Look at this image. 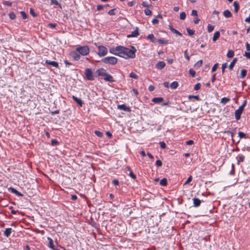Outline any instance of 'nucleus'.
Segmentation results:
<instances>
[{"label": "nucleus", "mask_w": 250, "mask_h": 250, "mask_svg": "<svg viewBox=\"0 0 250 250\" xmlns=\"http://www.w3.org/2000/svg\"><path fill=\"white\" fill-rule=\"evenodd\" d=\"M119 57L127 59H134L135 57L136 49L135 47L131 46V49L121 46Z\"/></svg>", "instance_id": "f257e3e1"}, {"label": "nucleus", "mask_w": 250, "mask_h": 250, "mask_svg": "<svg viewBox=\"0 0 250 250\" xmlns=\"http://www.w3.org/2000/svg\"><path fill=\"white\" fill-rule=\"evenodd\" d=\"M76 50L80 55L83 56H86L89 53V48L87 45L79 46L76 48Z\"/></svg>", "instance_id": "f03ea898"}, {"label": "nucleus", "mask_w": 250, "mask_h": 250, "mask_svg": "<svg viewBox=\"0 0 250 250\" xmlns=\"http://www.w3.org/2000/svg\"><path fill=\"white\" fill-rule=\"evenodd\" d=\"M102 62L105 64L114 65L117 62V59L114 57H107L102 59Z\"/></svg>", "instance_id": "7ed1b4c3"}, {"label": "nucleus", "mask_w": 250, "mask_h": 250, "mask_svg": "<svg viewBox=\"0 0 250 250\" xmlns=\"http://www.w3.org/2000/svg\"><path fill=\"white\" fill-rule=\"evenodd\" d=\"M95 44L98 48V54L100 57L104 56L107 54V49L105 46L103 45L98 46L97 43H95Z\"/></svg>", "instance_id": "20e7f679"}, {"label": "nucleus", "mask_w": 250, "mask_h": 250, "mask_svg": "<svg viewBox=\"0 0 250 250\" xmlns=\"http://www.w3.org/2000/svg\"><path fill=\"white\" fill-rule=\"evenodd\" d=\"M85 75L86 79L88 80L92 81L94 80V77L93 76L92 72L90 68H86L85 70Z\"/></svg>", "instance_id": "39448f33"}, {"label": "nucleus", "mask_w": 250, "mask_h": 250, "mask_svg": "<svg viewBox=\"0 0 250 250\" xmlns=\"http://www.w3.org/2000/svg\"><path fill=\"white\" fill-rule=\"evenodd\" d=\"M121 45L117 46L116 47H111L109 49V52L115 55L119 56Z\"/></svg>", "instance_id": "423d86ee"}, {"label": "nucleus", "mask_w": 250, "mask_h": 250, "mask_svg": "<svg viewBox=\"0 0 250 250\" xmlns=\"http://www.w3.org/2000/svg\"><path fill=\"white\" fill-rule=\"evenodd\" d=\"M243 109H242V106H239L238 109H237L235 111V117L236 120H239L240 119L241 115L243 112Z\"/></svg>", "instance_id": "0eeeda50"}, {"label": "nucleus", "mask_w": 250, "mask_h": 250, "mask_svg": "<svg viewBox=\"0 0 250 250\" xmlns=\"http://www.w3.org/2000/svg\"><path fill=\"white\" fill-rule=\"evenodd\" d=\"M80 54L76 51H73L70 52L71 56L75 60L78 61L80 59Z\"/></svg>", "instance_id": "6e6552de"}, {"label": "nucleus", "mask_w": 250, "mask_h": 250, "mask_svg": "<svg viewBox=\"0 0 250 250\" xmlns=\"http://www.w3.org/2000/svg\"><path fill=\"white\" fill-rule=\"evenodd\" d=\"M166 66V63L164 61H159L155 65V67L159 70H161Z\"/></svg>", "instance_id": "1a4fd4ad"}, {"label": "nucleus", "mask_w": 250, "mask_h": 250, "mask_svg": "<svg viewBox=\"0 0 250 250\" xmlns=\"http://www.w3.org/2000/svg\"><path fill=\"white\" fill-rule=\"evenodd\" d=\"M96 73L97 74L98 76L104 77L107 73L106 70L104 68H100L96 70Z\"/></svg>", "instance_id": "9d476101"}, {"label": "nucleus", "mask_w": 250, "mask_h": 250, "mask_svg": "<svg viewBox=\"0 0 250 250\" xmlns=\"http://www.w3.org/2000/svg\"><path fill=\"white\" fill-rule=\"evenodd\" d=\"M117 108L118 109L122 110L125 111H130V108L128 106H127L125 104L118 105Z\"/></svg>", "instance_id": "9b49d317"}, {"label": "nucleus", "mask_w": 250, "mask_h": 250, "mask_svg": "<svg viewBox=\"0 0 250 250\" xmlns=\"http://www.w3.org/2000/svg\"><path fill=\"white\" fill-rule=\"evenodd\" d=\"M138 28L136 27L135 30L133 31H132L130 34L127 35V37L128 38H131V37H136L138 36L139 32H138Z\"/></svg>", "instance_id": "f8f14e48"}, {"label": "nucleus", "mask_w": 250, "mask_h": 250, "mask_svg": "<svg viewBox=\"0 0 250 250\" xmlns=\"http://www.w3.org/2000/svg\"><path fill=\"white\" fill-rule=\"evenodd\" d=\"M8 190L11 191L12 193L15 194L16 195L20 197L23 196V194L21 193L20 192L18 191L15 188L10 187L8 188Z\"/></svg>", "instance_id": "ddd939ff"}, {"label": "nucleus", "mask_w": 250, "mask_h": 250, "mask_svg": "<svg viewBox=\"0 0 250 250\" xmlns=\"http://www.w3.org/2000/svg\"><path fill=\"white\" fill-rule=\"evenodd\" d=\"M72 99L73 100L76 102L77 103V104L81 107H82L83 106V102L82 101V100L80 99V98H78L77 97H76V96L73 95L72 96Z\"/></svg>", "instance_id": "4468645a"}, {"label": "nucleus", "mask_w": 250, "mask_h": 250, "mask_svg": "<svg viewBox=\"0 0 250 250\" xmlns=\"http://www.w3.org/2000/svg\"><path fill=\"white\" fill-rule=\"evenodd\" d=\"M45 63L47 64L51 65L56 68L59 67L58 63L55 61H51L47 60L45 61Z\"/></svg>", "instance_id": "2eb2a0df"}, {"label": "nucleus", "mask_w": 250, "mask_h": 250, "mask_svg": "<svg viewBox=\"0 0 250 250\" xmlns=\"http://www.w3.org/2000/svg\"><path fill=\"white\" fill-rule=\"evenodd\" d=\"M104 80L106 82H113L114 81L113 77L108 73H106V75L104 76Z\"/></svg>", "instance_id": "dca6fc26"}, {"label": "nucleus", "mask_w": 250, "mask_h": 250, "mask_svg": "<svg viewBox=\"0 0 250 250\" xmlns=\"http://www.w3.org/2000/svg\"><path fill=\"white\" fill-rule=\"evenodd\" d=\"M193 206L195 207H198L200 206L201 201L197 198H194L193 199Z\"/></svg>", "instance_id": "f3484780"}, {"label": "nucleus", "mask_w": 250, "mask_h": 250, "mask_svg": "<svg viewBox=\"0 0 250 250\" xmlns=\"http://www.w3.org/2000/svg\"><path fill=\"white\" fill-rule=\"evenodd\" d=\"M164 101L162 97H155L152 99V101L156 104H160Z\"/></svg>", "instance_id": "a211bd4d"}, {"label": "nucleus", "mask_w": 250, "mask_h": 250, "mask_svg": "<svg viewBox=\"0 0 250 250\" xmlns=\"http://www.w3.org/2000/svg\"><path fill=\"white\" fill-rule=\"evenodd\" d=\"M47 240H48V247L52 249H54L55 246L53 243V239L52 238H51L50 237H47Z\"/></svg>", "instance_id": "6ab92c4d"}, {"label": "nucleus", "mask_w": 250, "mask_h": 250, "mask_svg": "<svg viewBox=\"0 0 250 250\" xmlns=\"http://www.w3.org/2000/svg\"><path fill=\"white\" fill-rule=\"evenodd\" d=\"M12 232V229L11 228H6L4 231V235L6 237H8Z\"/></svg>", "instance_id": "aec40b11"}, {"label": "nucleus", "mask_w": 250, "mask_h": 250, "mask_svg": "<svg viewBox=\"0 0 250 250\" xmlns=\"http://www.w3.org/2000/svg\"><path fill=\"white\" fill-rule=\"evenodd\" d=\"M223 15L226 18H229L232 16V14L229 10H226L223 12Z\"/></svg>", "instance_id": "412c9836"}, {"label": "nucleus", "mask_w": 250, "mask_h": 250, "mask_svg": "<svg viewBox=\"0 0 250 250\" xmlns=\"http://www.w3.org/2000/svg\"><path fill=\"white\" fill-rule=\"evenodd\" d=\"M220 35V33L219 31L215 32L213 35V37L212 38L213 42H215L216 40H217L219 39Z\"/></svg>", "instance_id": "4be33fe9"}, {"label": "nucleus", "mask_w": 250, "mask_h": 250, "mask_svg": "<svg viewBox=\"0 0 250 250\" xmlns=\"http://www.w3.org/2000/svg\"><path fill=\"white\" fill-rule=\"evenodd\" d=\"M237 58H235L233 59L232 61L230 62V63L229 65V68L230 70H232L233 69L234 65L235 63H236V62H237Z\"/></svg>", "instance_id": "5701e85b"}, {"label": "nucleus", "mask_w": 250, "mask_h": 250, "mask_svg": "<svg viewBox=\"0 0 250 250\" xmlns=\"http://www.w3.org/2000/svg\"><path fill=\"white\" fill-rule=\"evenodd\" d=\"M147 39L150 40V41L153 43L157 41V40L154 38L153 34H149L147 36Z\"/></svg>", "instance_id": "b1692460"}, {"label": "nucleus", "mask_w": 250, "mask_h": 250, "mask_svg": "<svg viewBox=\"0 0 250 250\" xmlns=\"http://www.w3.org/2000/svg\"><path fill=\"white\" fill-rule=\"evenodd\" d=\"M171 89H175L178 86V83L177 82L174 81L170 85Z\"/></svg>", "instance_id": "393cba45"}, {"label": "nucleus", "mask_w": 250, "mask_h": 250, "mask_svg": "<svg viewBox=\"0 0 250 250\" xmlns=\"http://www.w3.org/2000/svg\"><path fill=\"white\" fill-rule=\"evenodd\" d=\"M233 6H234V11L235 13H237L238 10H239V4L238 3L235 1L234 2H233Z\"/></svg>", "instance_id": "a878e982"}, {"label": "nucleus", "mask_w": 250, "mask_h": 250, "mask_svg": "<svg viewBox=\"0 0 250 250\" xmlns=\"http://www.w3.org/2000/svg\"><path fill=\"white\" fill-rule=\"evenodd\" d=\"M234 55V51L232 50H229L227 53V56L229 58L233 57Z\"/></svg>", "instance_id": "bb28decb"}, {"label": "nucleus", "mask_w": 250, "mask_h": 250, "mask_svg": "<svg viewBox=\"0 0 250 250\" xmlns=\"http://www.w3.org/2000/svg\"><path fill=\"white\" fill-rule=\"evenodd\" d=\"M167 184V179L166 178H163L160 181V185L162 186H166Z\"/></svg>", "instance_id": "cd10ccee"}, {"label": "nucleus", "mask_w": 250, "mask_h": 250, "mask_svg": "<svg viewBox=\"0 0 250 250\" xmlns=\"http://www.w3.org/2000/svg\"><path fill=\"white\" fill-rule=\"evenodd\" d=\"M230 101V99L227 97H223L221 99V103L223 104H226Z\"/></svg>", "instance_id": "c85d7f7f"}, {"label": "nucleus", "mask_w": 250, "mask_h": 250, "mask_svg": "<svg viewBox=\"0 0 250 250\" xmlns=\"http://www.w3.org/2000/svg\"><path fill=\"white\" fill-rule=\"evenodd\" d=\"M237 164H239L240 162H243L245 159V156L243 155L238 156L237 157Z\"/></svg>", "instance_id": "c756f323"}, {"label": "nucleus", "mask_w": 250, "mask_h": 250, "mask_svg": "<svg viewBox=\"0 0 250 250\" xmlns=\"http://www.w3.org/2000/svg\"><path fill=\"white\" fill-rule=\"evenodd\" d=\"M156 42H158L161 44L166 45L168 43L167 41L163 39H158Z\"/></svg>", "instance_id": "7c9ffc66"}, {"label": "nucleus", "mask_w": 250, "mask_h": 250, "mask_svg": "<svg viewBox=\"0 0 250 250\" xmlns=\"http://www.w3.org/2000/svg\"><path fill=\"white\" fill-rule=\"evenodd\" d=\"M247 71L246 69H242L241 71V74H240V78H244L247 74Z\"/></svg>", "instance_id": "2f4dec72"}, {"label": "nucleus", "mask_w": 250, "mask_h": 250, "mask_svg": "<svg viewBox=\"0 0 250 250\" xmlns=\"http://www.w3.org/2000/svg\"><path fill=\"white\" fill-rule=\"evenodd\" d=\"M238 134L239 137L240 139L244 138H245L247 136V135L245 133H244V132H241V131L238 132Z\"/></svg>", "instance_id": "473e14b6"}, {"label": "nucleus", "mask_w": 250, "mask_h": 250, "mask_svg": "<svg viewBox=\"0 0 250 250\" xmlns=\"http://www.w3.org/2000/svg\"><path fill=\"white\" fill-rule=\"evenodd\" d=\"M186 17V14L185 12H182L180 14V19L182 20L185 19Z\"/></svg>", "instance_id": "72a5a7b5"}, {"label": "nucleus", "mask_w": 250, "mask_h": 250, "mask_svg": "<svg viewBox=\"0 0 250 250\" xmlns=\"http://www.w3.org/2000/svg\"><path fill=\"white\" fill-rule=\"evenodd\" d=\"M51 144L53 146H55L59 144V142L56 139H52L51 141Z\"/></svg>", "instance_id": "f704fd0d"}, {"label": "nucleus", "mask_w": 250, "mask_h": 250, "mask_svg": "<svg viewBox=\"0 0 250 250\" xmlns=\"http://www.w3.org/2000/svg\"><path fill=\"white\" fill-rule=\"evenodd\" d=\"M129 77L131 78H133L134 79H138V76L134 72H131L129 74Z\"/></svg>", "instance_id": "c9c22d12"}, {"label": "nucleus", "mask_w": 250, "mask_h": 250, "mask_svg": "<svg viewBox=\"0 0 250 250\" xmlns=\"http://www.w3.org/2000/svg\"><path fill=\"white\" fill-rule=\"evenodd\" d=\"M145 14L147 16H150L152 14L151 11L149 9H146L144 10Z\"/></svg>", "instance_id": "e433bc0d"}, {"label": "nucleus", "mask_w": 250, "mask_h": 250, "mask_svg": "<svg viewBox=\"0 0 250 250\" xmlns=\"http://www.w3.org/2000/svg\"><path fill=\"white\" fill-rule=\"evenodd\" d=\"M203 63V61L202 60L198 61L194 65L195 67H199Z\"/></svg>", "instance_id": "4c0bfd02"}, {"label": "nucleus", "mask_w": 250, "mask_h": 250, "mask_svg": "<svg viewBox=\"0 0 250 250\" xmlns=\"http://www.w3.org/2000/svg\"><path fill=\"white\" fill-rule=\"evenodd\" d=\"M187 31L189 36L193 35L195 32L194 30H191L189 28H187Z\"/></svg>", "instance_id": "58836bf2"}, {"label": "nucleus", "mask_w": 250, "mask_h": 250, "mask_svg": "<svg viewBox=\"0 0 250 250\" xmlns=\"http://www.w3.org/2000/svg\"><path fill=\"white\" fill-rule=\"evenodd\" d=\"M9 16L11 20H14L16 18V15L13 12L9 13Z\"/></svg>", "instance_id": "ea45409f"}, {"label": "nucleus", "mask_w": 250, "mask_h": 250, "mask_svg": "<svg viewBox=\"0 0 250 250\" xmlns=\"http://www.w3.org/2000/svg\"><path fill=\"white\" fill-rule=\"evenodd\" d=\"M214 29V26L210 25V24H208V32H211Z\"/></svg>", "instance_id": "a19ab883"}, {"label": "nucleus", "mask_w": 250, "mask_h": 250, "mask_svg": "<svg viewBox=\"0 0 250 250\" xmlns=\"http://www.w3.org/2000/svg\"><path fill=\"white\" fill-rule=\"evenodd\" d=\"M116 10V9L115 8H114V9H111L108 12V14L109 15H115V11Z\"/></svg>", "instance_id": "79ce46f5"}, {"label": "nucleus", "mask_w": 250, "mask_h": 250, "mask_svg": "<svg viewBox=\"0 0 250 250\" xmlns=\"http://www.w3.org/2000/svg\"><path fill=\"white\" fill-rule=\"evenodd\" d=\"M189 73L192 77H194L195 75L196 72L193 69H190L189 70Z\"/></svg>", "instance_id": "37998d69"}, {"label": "nucleus", "mask_w": 250, "mask_h": 250, "mask_svg": "<svg viewBox=\"0 0 250 250\" xmlns=\"http://www.w3.org/2000/svg\"><path fill=\"white\" fill-rule=\"evenodd\" d=\"M95 134L98 137H101L103 136V134L102 132L98 131V130H95L94 132Z\"/></svg>", "instance_id": "c03bdc74"}, {"label": "nucleus", "mask_w": 250, "mask_h": 250, "mask_svg": "<svg viewBox=\"0 0 250 250\" xmlns=\"http://www.w3.org/2000/svg\"><path fill=\"white\" fill-rule=\"evenodd\" d=\"M201 88V84L200 83H196L194 87V90H198Z\"/></svg>", "instance_id": "a18cd8bd"}, {"label": "nucleus", "mask_w": 250, "mask_h": 250, "mask_svg": "<svg viewBox=\"0 0 250 250\" xmlns=\"http://www.w3.org/2000/svg\"><path fill=\"white\" fill-rule=\"evenodd\" d=\"M159 144H160V147L163 149H165L167 147V146L164 142H160L159 143Z\"/></svg>", "instance_id": "49530a36"}, {"label": "nucleus", "mask_w": 250, "mask_h": 250, "mask_svg": "<svg viewBox=\"0 0 250 250\" xmlns=\"http://www.w3.org/2000/svg\"><path fill=\"white\" fill-rule=\"evenodd\" d=\"M192 179V177L191 176H190L188 177L186 181L184 183V185L188 184L189 182L191 181Z\"/></svg>", "instance_id": "de8ad7c7"}, {"label": "nucleus", "mask_w": 250, "mask_h": 250, "mask_svg": "<svg viewBox=\"0 0 250 250\" xmlns=\"http://www.w3.org/2000/svg\"><path fill=\"white\" fill-rule=\"evenodd\" d=\"M184 57L188 61H189L190 57H189V56L188 54V51H187V50H185L184 51Z\"/></svg>", "instance_id": "09e8293b"}, {"label": "nucleus", "mask_w": 250, "mask_h": 250, "mask_svg": "<svg viewBox=\"0 0 250 250\" xmlns=\"http://www.w3.org/2000/svg\"><path fill=\"white\" fill-rule=\"evenodd\" d=\"M155 165L158 167H160L162 166V162L161 160H158L156 161Z\"/></svg>", "instance_id": "8fccbe9b"}, {"label": "nucleus", "mask_w": 250, "mask_h": 250, "mask_svg": "<svg viewBox=\"0 0 250 250\" xmlns=\"http://www.w3.org/2000/svg\"><path fill=\"white\" fill-rule=\"evenodd\" d=\"M227 66V63H224L222 65V74H224L225 69L226 68Z\"/></svg>", "instance_id": "3c124183"}, {"label": "nucleus", "mask_w": 250, "mask_h": 250, "mask_svg": "<svg viewBox=\"0 0 250 250\" xmlns=\"http://www.w3.org/2000/svg\"><path fill=\"white\" fill-rule=\"evenodd\" d=\"M30 14L34 17H37V15L35 13L34 10L32 8L30 9Z\"/></svg>", "instance_id": "603ef678"}, {"label": "nucleus", "mask_w": 250, "mask_h": 250, "mask_svg": "<svg viewBox=\"0 0 250 250\" xmlns=\"http://www.w3.org/2000/svg\"><path fill=\"white\" fill-rule=\"evenodd\" d=\"M144 7H149L151 5L148 2L143 1L142 4Z\"/></svg>", "instance_id": "864d4df0"}, {"label": "nucleus", "mask_w": 250, "mask_h": 250, "mask_svg": "<svg viewBox=\"0 0 250 250\" xmlns=\"http://www.w3.org/2000/svg\"><path fill=\"white\" fill-rule=\"evenodd\" d=\"M21 14L23 19H26L27 18V15L24 11H21Z\"/></svg>", "instance_id": "5fc2aeb1"}, {"label": "nucleus", "mask_w": 250, "mask_h": 250, "mask_svg": "<svg viewBox=\"0 0 250 250\" xmlns=\"http://www.w3.org/2000/svg\"><path fill=\"white\" fill-rule=\"evenodd\" d=\"M218 64L217 63L214 64L211 69V72H213L216 70V69L218 67Z\"/></svg>", "instance_id": "6e6d98bb"}, {"label": "nucleus", "mask_w": 250, "mask_h": 250, "mask_svg": "<svg viewBox=\"0 0 250 250\" xmlns=\"http://www.w3.org/2000/svg\"><path fill=\"white\" fill-rule=\"evenodd\" d=\"M51 4L56 5H60V4L57 0H51Z\"/></svg>", "instance_id": "4d7b16f0"}, {"label": "nucleus", "mask_w": 250, "mask_h": 250, "mask_svg": "<svg viewBox=\"0 0 250 250\" xmlns=\"http://www.w3.org/2000/svg\"><path fill=\"white\" fill-rule=\"evenodd\" d=\"M129 175L133 179L136 178V176L133 173L132 171H130L129 173Z\"/></svg>", "instance_id": "13d9d810"}, {"label": "nucleus", "mask_w": 250, "mask_h": 250, "mask_svg": "<svg viewBox=\"0 0 250 250\" xmlns=\"http://www.w3.org/2000/svg\"><path fill=\"white\" fill-rule=\"evenodd\" d=\"M188 98H189V99H190L191 98H194V99H196L197 100H199V97L198 95H196V96L189 95L188 96Z\"/></svg>", "instance_id": "bf43d9fd"}, {"label": "nucleus", "mask_w": 250, "mask_h": 250, "mask_svg": "<svg viewBox=\"0 0 250 250\" xmlns=\"http://www.w3.org/2000/svg\"><path fill=\"white\" fill-rule=\"evenodd\" d=\"M173 31H172L173 33L180 36H182V33H181L180 32H179L177 30L174 29V30H173Z\"/></svg>", "instance_id": "052dcab7"}, {"label": "nucleus", "mask_w": 250, "mask_h": 250, "mask_svg": "<svg viewBox=\"0 0 250 250\" xmlns=\"http://www.w3.org/2000/svg\"><path fill=\"white\" fill-rule=\"evenodd\" d=\"M3 4L4 5H8V6H11L12 5V2H10L9 1H4L3 2Z\"/></svg>", "instance_id": "680f3d73"}, {"label": "nucleus", "mask_w": 250, "mask_h": 250, "mask_svg": "<svg viewBox=\"0 0 250 250\" xmlns=\"http://www.w3.org/2000/svg\"><path fill=\"white\" fill-rule=\"evenodd\" d=\"M56 24L55 23H50L48 24V26L49 27H51L52 28H55L56 26Z\"/></svg>", "instance_id": "e2e57ef3"}, {"label": "nucleus", "mask_w": 250, "mask_h": 250, "mask_svg": "<svg viewBox=\"0 0 250 250\" xmlns=\"http://www.w3.org/2000/svg\"><path fill=\"white\" fill-rule=\"evenodd\" d=\"M119 181L117 179H114L112 181V184L114 186H117L119 185Z\"/></svg>", "instance_id": "0e129e2a"}, {"label": "nucleus", "mask_w": 250, "mask_h": 250, "mask_svg": "<svg viewBox=\"0 0 250 250\" xmlns=\"http://www.w3.org/2000/svg\"><path fill=\"white\" fill-rule=\"evenodd\" d=\"M192 16H197V11L196 10H192L191 11V14Z\"/></svg>", "instance_id": "69168bd1"}, {"label": "nucleus", "mask_w": 250, "mask_h": 250, "mask_svg": "<svg viewBox=\"0 0 250 250\" xmlns=\"http://www.w3.org/2000/svg\"><path fill=\"white\" fill-rule=\"evenodd\" d=\"M244 56L247 57L248 59H250V51L249 52H245Z\"/></svg>", "instance_id": "338daca9"}, {"label": "nucleus", "mask_w": 250, "mask_h": 250, "mask_svg": "<svg viewBox=\"0 0 250 250\" xmlns=\"http://www.w3.org/2000/svg\"><path fill=\"white\" fill-rule=\"evenodd\" d=\"M246 49L247 51H250V44L248 42L246 43Z\"/></svg>", "instance_id": "774afa93"}]
</instances>
